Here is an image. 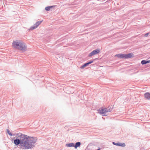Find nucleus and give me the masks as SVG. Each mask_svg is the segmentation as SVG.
<instances>
[{"mask_svg": "<svg viewBox=\"0 0 150 150\" xmlns=\"http://www.w3.org/2000/svg\"><path fill=\"white\" fill-rule=\"evenodd\" d=\"M19 138L21 140V146L23 149L32 148L35 142L33 137H27V135L21 134Z\"/></svg>", "mask_w": 150, "mask_h": 150, "instance_id": "obj_1", "label": "nucleus"}, {"mask_svg": "<svg viewBox=\"0 0 150 150\" xmlns=\"http://www.w3.org/2000/svg\"><path fill=\"white\" fill-rule=\"evenodd\" d=\"M12 46L13 48L22 52L25 51L27 50V46L25 43L21 40L14 41L12 43Z\"/></svg>", "mask_w": 150, "mask_h": 150, "instance_id": "obj_2", "label": "nucleus"}, {"mask_svg": "<svg viewBox=\"0 0 150 150\" xmlns=\"http://www.w3.org/2000/svg\"><path fill=\"white\" fill-rule=\"evenodd\" d=\"M107 110V109L102 108L99 109L98 110V111L99 113L102 115H105V114L108 112V110Z\"/></svg>", "mask_w": 150, "mask_h": 150, "instance_id": "obj_3", "label": "nucleus"}, {"mask_svg": "<svg viewBox=\"0 0 150 150\" xmlns=\"http://www.w3.org/2000/svg\"><path fill=\"white\" fill-rule=\"evenodd\" d=\"M100 52V50L98 49H97L96 50H94L89 54L88 56L89 57H91L92 56L97 54L99 53Z\"/></svg>", "mask_w": 150, "mask_h": 150, "instance_id": "obj_4", "label": "nucleus"}, {"mask_svg": "<svg viewBox=\"0 0 150 150\" xmlns=\"http://www.w3.org/2000/svg\"><path fill=\"white\" fill-rule=\"evenodd\" d=\"M125 59H128L134 57V55L132 53L125 54Z\"/></svg>", "mask_w": 150, "mask_h": 150, "instance_id": "obj_5", "label": "nucleus"}, {"mask_svg": "<svg viewBox=\"0 0 150 150\" xmlns=\"http://www.w3.org/2000/svg\"><path fill=\"white\" fill-rule=\"evenodd\" d=\"M115 56L120 58L125 59V54H118L116 55Z\"/></svg>", "mask_w": 150, "mask_h": 150, "instance_id": "obj_6", "label": "nucleus"}, {"mask_svg": "<svg viewBox=\"0 0 150 150\" xmlns=\"http://www.w3.org/2000/svg\"><path fill=\"white\" fill-rule=\"evenodd\" d=\"M14 143L16 145H18L19 144H20L21 145V139L20 140L16 139L14 140Z\"/></svg>", "mask_w": 150, "mask_h": 150, "instance_id": "obj_7", "label": "nucleus"}, {"mask_svg": "<svg viewBox=\"0 0 150 150\" xmlns=\"http://www.w3.org/2000/svg\"><path fill=\"white\" fill-rule=\"evenodd\" d=\"M93 62V61H91L90 62H89L86 63L85 64H84L83 66H81V69H83L85 67L87 66H88L89 64L92 63Z\"/></svg>", "mask_w": 150, "mask_h": 150, "instance_id": "obj_8", "label": "nucleus"}, {"mask_svg": "<svg viewBox=\"0 0 150 150\" xmlns=\"http://www.w3.org/2000/svg\"><path fill=\"white\" fill-rule=\"evenodd\" d=\"M150 62V60L146 61L145 60H143L141 62V63L143 65L146 64Z\"/></svg>", "mask_w": 150, "mask_h": 150, "instance_id": "obj_9", "label": "nucleus"}, {"mask_svg": "<svg viewBox=\"0 0 150 150\" xmlns=\"http://www.w3.org/2000/svg\"><path fill=\"white\" fill-rule=\"evenodd\" d=\"M42 21H38L35 24L36 27L37 28L42 23Z\"/></svg>", "mask_w": 150, "mask_h": 150, "instance_id": "obj_10", "label": "nucleus"}, {"mask_svg": "<svg viewBox=\"0 0 150 150\" xmlns=\"http://www.w3.org/2000/svg\"><path fill=\"white\" fill-rule=\"evenodd\" d=\"M54 6H50L47 7H45V9L47 11H49L50 10V9L52 8Z\"/></svg>", "mask_w": 150, "mask_h": 150, "instance_id": "obj_11", "label": "nucleus"}, {"mask_svg": "<svg viewBox=\"0 0 150 150\" xmlns=\"http://www.w3.org/2000/svg\"><path fill=\"white\" fill-rule=\"evenodd\" d=\"M81 145V143L80 142H77L74 146L75 147V148L76 149L78 147H79Z\"/></svg>", "mask_w": 150, "mask_h": 150, "instance_id": "obj_12", "label": "nucleus"}, {"mask_svg": "<svg viewBox=\"0 0 150 150\" xmlns=\"http://www.w3.org/2000/svg\"><path fill=\"white\" fill-rule=\"evenodd\" d=\"M37 28L35 25H34L32 26L29 29H28L29 30H32Z\"/></svg>", "mask_w": 150, "mask_h": 150, "instance_id": "obj_13", "label": "nucleus"}, {"mask_svg": "<svg viewBox=\"0 0 150 150\" xmlns=\"http://www.w3.org/2000/svg\"><path fill=\"white\" fill-rule=\"evenodd\" d=\"M113 144L115 145H119V146H125V144L124 143H123L122 144H118L117 143L115 144V143L114 142H113Z\"/></svg>", "mask_w": 150, "mask_h": 150, "instance_id": "obj_14", "label": "nucleus"}, {"mask_svg": "<svg viewBox=\"0 0 150 150\" xmlns=\"http://www.w3.org/2000/svg\"><path fill=\"white\" fill-rule=\"evenodd\" d=\"M144 96L147 99L149 100L150 99V94H145Z\"/></svg>", "mask_w": 150, "mask_h": 150, "instance_id": "obj_15", "label": "nucleus"}, {"mask_svg": "<svg viewBox=\"0 0 150 150\" xmlns=\"http://www.w3.org/2000/svg\"><path fill=\"white\" fill-rule=\"evenodd\" d=\"M67 145L68 147H71L74 146V144L73 143H70L68 144Z\"/></svg>", "mask_w": 150, "mask_h": 150, "instance_id": "obj_16", "label": "nucleus"}, {"mask_svg": "<svg viewBox=\"0 0 150 150\" xmlns=\"http://www.w3.org/2000/svg\"><path fill=\"white\" fill-rule=\"evenodd\" d=\"M7 132L8 133V134L10 136H12V134H11V132H9V131L8 130H7Z\"/></svg>", "mask_w": 150, "mask_h": 150, "instance_id": "obj_17", "label": "nucleus"}, {"mask_svg": "<svg viewBox=\"0 0 150 150\" xmlns=\"http://www.w3.org/2000/svg\"><path fill=\"white\" fill-rule=\"evenodd\" d=\"M148 35H149V33H147L144 36L145 37H147Z\"/></svg>", "mask_w": 150, "mask_h": 150, "instance_id": "obj_18", "label": "nucleus"}, {"mask_svg": "<svg viewBox=\"0 0 150 150\" xmlns=\"http://www.w3.org/2000/svg\"><path fill=\"white\" fill-rule=\"evenodd\" d=\"M146 94H149V93H147Z\"/></svg>", "mask_w": 150, "mask_h": 150, "instance_id": "obj_19", "label": "nucleus"}, {"mask_svg": "<svg viewBox=\"0 0 150 150\" xmlns=\"http://www.w3.org/2000/svg\"><path fill=\"white\" fill-rule=\"evenodd\" d=\"M100 149H97V150H100Z\"/></svg>", "mask_w": 150, "mask_h": 150, "instance_id": "obj_20", "label": "nucleus"}]
</instances>
